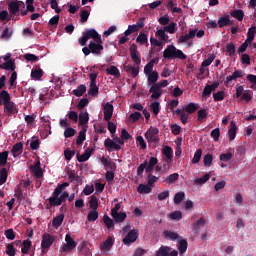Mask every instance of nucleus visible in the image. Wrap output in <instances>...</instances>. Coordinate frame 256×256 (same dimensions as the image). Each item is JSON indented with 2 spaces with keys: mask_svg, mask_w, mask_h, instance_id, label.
Masks as SVG:
<instances>
[{
  "mask_svg": "<svg viewBox=\"0 0 256 256\" xmlns=\"http://www.w3.org/2000/svg\"><path fill=\"white\" fill-rule=\"evenodd\" d=\"M164 59H181L185 61L187 59V55L183 53V51L177 49L174 45H168L163 52Z\"/></svg>",
  "mask_w": 256,
  "mask_h": 256,
  "instance_id": "obj_1",
  "label": "nucleus"
},
{
  "mask_svg": "<svg viewBox=\"0 0 256 256\" xmlns=\"http://www.w3.org/2000/svg\"><path fill=\"white\" fill-rule=\"evenodd\" d=\"M21 9H25V2L21 0L11 1L8 4V12L10 17H15L19 15V13L21 12Z\"/></svg>",
  "mask_w": 256,
  "mask_h": 256,
  "instance_id": "obj_2",
  "label": "nucleus"
},
{
  "mask_svg": "<svg viewBox=\"0 0 256 256\" xmlns=\"http://www.w3.org/2000/svg\"><path fill=\"white\" fill-rule=\"evenodd\" d=\"M144 137H145L147 143H149V145H151V143H158L159 142V129L150 127L145 132Z\"/></svg>",
  "mask_w": 256,
  "mask_h": 256,
  "instance_id": "obj_3",
  "label": "nucleus"
},
{
  "mask_svg": "<svg viewBox=\"0 0 256 256\" xmlns=\"http://www.w3.org/2000/svg\"><path fill=\"white\" fill-rule=\"evenodd\" d=\"M55 243V237L49 233L42 235L41 248L43 249L42 253H45V250L49 249L51 245Z\"/></svg>",
  "mask_w": 256,
  "mask_h": 256,
  "instance_id": "obj_4",
  "label": "nucleus"
},
{
  "mask_svg": "<svg viewBox=\"0 0 256 256\" xmlns=\"http://www.w3.org/2000/svg\"><path fill=\"white\" fill-rule=\"evenodd\" d=\"M89 46L93 55H101V51L104 49L103 39L100 38V41H90Z\"/></svg>",
  "mask_w": 256,
  "mask_h": 256,
  "instance_id": "obj_5",
  "label": "nucleus"
},
{
  "mask_svg": "<svg viewBox=\"0 0 256 256\" xmlns=\"http://www.w3.org/2000/svg\"><path fill=\"white\" fill-rule=\"evenodd\" d=\"M130 51V57L132 61L135 63V65H141V54L137 50V45L132 44L129 48Z\"/></svg>",
  "mask_w": 256,
  "mask_h": 256,
  "instance_id": "obj_6",
  "label": "nucleus"
},
{
  "mask_svg": "<svg viewBox=\"0 0 256 256\" xmlns=\"http://www.w3.org/2000/svg\"><path fill=\"white\" fill-rule=\"evenodd\" d=\"M139 238V232L137 230H131L128 232L125 238H123L124 245H131V243H135L137 239Z\"/></svg>",
  "mask_w": 256,
  "mask_h": 256,
  "instance_id": "obj_7",
  "label": "nucleus"
},
{
  "mask_svg": "<svg viewBox=\"0 0 256 256\" xmlns=\"http://www.w3.org/2000/svg\"><path fill=\"white\" fill-rule=\"evenodd\" d=\"M104 147L109 151V153L113 151H121V146L116 144L115 141L111 140V138H107L104 141Z\"/></svg>",
  "mask_w": 256,
  "mask_h": 256,
  "instance_id": "obj_8",
  "label": "nucleus"
},
{
  "mask_svg": "<svg viewBox=\"0 0 256 256\" xmlns=\"http://www.w3.org/2000/svg\"><path fill=\"white\" fill-rule=\"evenodd\" d=\"M83 34L89 39H93V41H101V35L95 29H87Z\"/></svg>",
  "mask_w": 256,
  "mask_h": 256,
  "instance_id": "obj_9",
  "label": "nucleus"
},
{
  "mask_svg": "<svg viewBox=\"0 0 256 256\" xmlns=\"http://www.w3.org/2000/svg\"><path fill=\"white\" fill-rule=\"evenodd\" d=\"M182 236L179 235L177 232L165 230L163 232V238L167 239V241H178L181 239Z\"/></svg>",
  "mask_w": 256,
  "mask_h": 256,
  "instance_id": "obj_10",
  "label": "nucleus"
},
{
  "mask_svg": "<svg viewBox=\"0 0 256 256\" xmlns=\"http://www.w3.org/2000/svg\"><path fill=\"white\" fill-rule=\"evenodd\" d=\"M104 120L111 121V117H113V104L107 102L104 107Z\"/></svg>",
  "mask_w": 256,
  "mask_h": 256,
  "instance_id": "obj_11",
  "label": "nucleus"
},
{
  "mask_svg": "<svg viewBox=\"0 0 256 256\" xmlns=\"http://www.w3.org/2000/svg\"><path fill=\"white\" fill-rule=\"evenodd\" d=\"M4 109L9 115H17V113H19V109H17V105L13 101L6 102V104H4Z\"/></svg>",
  "mask_w": 256,
  "mask_h": 256,
  "instance_id": "obj_12",
  "label": "nucleus"
},
{
  "mask_svg": "<svg viewBox=\"0 0 256 256\" xmlns=\"http://www.w3.org/2000/svg\"><path fill=\"white\" fill-rule=\"evenodd\" d=\"M163 155H165L166 157L165 163L167 165H171L173 163V148L165 146V148L163 149Z\"/></svg>",
  "mask_w": 256,
  "mask_h": 256,
  "instance_id": "obj_13",
  "label": "nucleus"
},
{
  "mask_svg": "<svg viewBox=\"0 0 256 256\" xmlns=\"http://www.w3.org/2000/svg\"><path fill=\"white\" fill-rule=\"evenodd\" d=\"M151 94V99H159L163 95V89L159 88L157 84L151 86L149 90Z\"/></svg>",
  "mask_w": 256,
  "mask_h": 256,
  "instance_id": "obj_14",
  "label": "nucleus"
},
{
  "mask_svg": "<svg viewBox=\"0 0 256 256\" xmlns=\"http://www.w3.org/2000/svg\"><path fill=\"white\" fill-rule=\"evenodd\" d=\"M187 247L189 244L187 243V239H184L183 236L178 240V251L180 255H185L187 253Z\"/></svg>",
  "mask_w": 256,
  "mask_h": 256,
  "instance_id": "obj_15",
  "label": "nucleus"
},
{
  "mask_svg": "<svg viewBox=\"0 0 256 256\" xmlns=\"http://www.w3.org/2000/svg\"><path fill=\"white\" fill-rule=\"evenodd\" d=\"M241 77H243V70H236L231 76L226 77L224 84L229 85L231 81H235V79H241Z\"/></svg>",
  "mask_w": 256,
  "mask_h": 256,
  "instance_id": "obj_16",
  "label": "nucleus"
},
{
  "mask_svg": "<svg viewBox=\"0 0 256 256\" xmlns=\"http://www.w3.org/2000/svg\"><path fill=\"white\" fill-rule=\"evenodd\" d=\"M197 30H190L188 34L181 35L178 39V43H187L189 39H195Z\"/></svg>",
  "mask_w": 256,
  "mask_h": 256,
  "instance_id": "obj_17",
  "label": "nucleus"
},
{
  "mask_svg": "<svg viewBox=\"0 0 256 256\" xmlns=\"http://www.w3.org/2000/svg\"><path fill=\"white\" fill-rule=\"evenodd\" d=\"M59 195L56 192H53L52 197L48 199L50 207H59L61 205V199H59Z\"/></svg>",
  "mask_w": 256,
  "mask_h": 256,
  "instance_id": "obj_18",
  "label": "nucleus"
},
{
  "mask_svg": "<svg viewBox=\"0 0 256 256\" xmlns=\"http://www.w3.org/2000/svg\"><path fill=\"white\" fill-rule=\"evenodd\" d=\"M229 25H233L229 15L219 18L218 27H220V29H223V27H229Z\"/></svg>",
  "mask_w": 256,
  "mask_h": 256,
  "instance_id": "obj_19",
  "label": "nucleus"
},
{
  "mask_svg": "<svg viewBox=\"0 0 256 256\" xmlns=\"http://www.w3.org/2000/svg\"><path fill=\"white\" fill-rule=\"evenodd\" d=\"M32 173H34L37 179L43 177V170L41 169V162H36L34 166H31Z\"/></svg>",
  "mask_w": 256,
  "mask_h": 256,
  "instance_id": "obj_20",
  "label": "nucleus"
},
{
  "mask_svg": "<svg viewBox=\"0 0 256 256\" xmlns=\"http://www.w3.org/2000/svg\"><path fill=\"white\" fill-rule=\"evenodd\" d=\"M229 141H234L235 137H237V124L235 121H231L230 129L228 130Z\"/></svg>",
  "mask_w": 256,
  "mask_h": 256,
  "instance_id": "obj_21",
  "label": "nucleus"
},
{
  "mask_svg": "<svg viewBox=\"0 0 256 256\" xmlns=\"http://www.w3.org/2000/svg\"><path fill=\"white\" fill-rule=\"evenodd\" d=\"M43 75H44L43 69H41L39 66H36L31 71V77L35 79V81L41 80V77H43Z\"/></svg>",
  "mask_w": 256,
  "mask_h": 256,
  "instance_id": "obj_22",
  "label": "nucleus"
},
{
  "mask_svg": "<svg viewBox=\"0 0 256 256\" xmlns=\"http://www.w3.org/2000/svg\"><path fill=\"white\" fill-rule=\"evenodd\" d=\"M1 69H4L5 71H15V60H8L1 62Z\"/></svg>",
  "mask_w": 256,
  "mask_h": 256,
  "instance_id": "obj_23",
  "label": "nucleus"
},
{
  "mask_svg": "<svg viewBox=\"0 0 256 256\" xmlns=\"http://www.w3.org/2000/svg\"><path fill=\"white\" fill-rule=\"evenodd\" d=\"M157 163H159V160L156 157H150L149 162H147L146 173H153Z\"/></svg>",
  "mask_w": 256,
  "mask_h": 256,
  "instance_id": "obj_24",
  "label": "nucleus"
},
{
  "mask_svg": "<svg viewBox=\"0 0 256 256\" xmlns=\"http://www.w3.org/2000/svg\"><path fill=\"white\" fill-rule=\"evenodd\" d=\"M153 191V188H151V186L148 185H145V184H139L137 186V192L140 194V195H145V194H149Z\"/></svg>",
  "mask_w": 256,
  "mask_h": 256,
  "instance_id": "obj_25",
  "label": "nucleus"
},
{
  "mask_svg": "<svg viewBox=\"0 0 256 256\" xmlns=\"http://www.w3.org/2000/svg\"><path fill=\"white\" fill-rule=\"evenodd\" d=\"M113 247V238L109 236L104 242L100 244L101 251H109Z\"/></svg>",
  "mask_w": 256,
  "mask_h": 256,
  "instance_id": "obj_26",
  "label": "nucleus"
},
{
  "mask_svg": "<svg viewBox=\"0 0 256 256\" xmlns=\"http://www.w3.org/2000/svg\"><path fill=\"white\" fill-rule=\"evenodd\" d=\"M91 153H93V150H85L82 155L77 154V161L79 163H85V161H89V157H91Z\"/></svg>",
  "mask_w": 256,
  "mask_h": 256,
  "instance_id": "obj_27",
  "label": "nucleus"
},
{
  "mask_svg": "<svg viewBox=\"0 0 256 256\" xmlns=\"http://www.w3.org/2000/svg\"><path fill=\"white\" fill-rule=\"evenodd\" d=\"M175 113L180 117L181 123L183 125H187V121H189V114L185 113V110L177 109L175 110Z\"/></svg>",
  "mask_w": 256,
  "mask_h": 256,
  "instance_id": "obj_28",
  "label": "nucleus"
},
{
  "mask_svg": "<svg viewBox=\"0 0 256 256\" xmlns=\"http://www.w3.org/2000/svg\"><path fill=\"white\" fill-rule=\"evenodd\" d=\"M65 219V214H60L53 218L52 220V227L57 229L58 227H61L63 225V221Z\"/></svg>",
  "mask_w": 256,
  "mask_h": 256,
  "instance_id": "obj_29",
  "label": "nucleus"
},
{
  "mask_svg": "<svg viewBox=\"0 0 256 256\" xmlns=\"http://www.w3.org/2000/svg\"><path fill=\"white\" fill-rule=\"evenodd\" d=\"M201 227H205V218L201 217L192 226V231L194 233H199Z\"/></svg>",
  "mask_w": 256,
  "mask_h": 256,
  "instance_id": "obj_30",
  "label": "nucleus"
},
{
  "mask_svg": "<svg viewBox=\"0 0 256 256\" xmlns=\"http://www.w3.org/2000/svg\"><path fill=\"white\" fill-rule=\"evenodd\" d=\"M111 216L116 223H123V221L127 219V213L125 212H116L114 214H111Z\"/></svg>",
  "mask_w": 256,
  "mask_h": 256,
  "instance_id": "obj_31",
  "label": "nucleus"
},
{
  "mask_svg": "<svg viewBox=\"0 0 256 256\" xmlns=\"http://www.w3.org/2000/svg\"><path fill=\"white\" fill-rule=\"evenodd\" d=\"M157 81H159V73L157 71L148 74V85H157Z\"/></svg>",
  "mask_w": 256,
  "mask_h": 256,
  "instance_id": "obj_32",
  "label": "nucleus"
},
{
  "mask_svg": "<svg viewBox=\"0 0 256 256\" xmlns=\"http://www.w3.org/2000/svg\"><path fill=\"white\" fill-rule=\"evenodd\" d=\"M86 133H87V127H82L76 139V145H83V141H85L87 137Z\"/></svg>",
  "mask_w": 256,
  "mask_h": 256,
  "instance_id": "obj_33",
  "label": "nucleus"
},
{
  "mask_svg": "<svg viewBox=\"0 0 256 256\" xmlns=\"http://www.w3.org/2000/svg\"><path fill=\"white\" fill-rule=\"evenodd\" d=\"M86 91H87V86H85L84 84H81L77 87V89H74L72 93L73 95H75V97H83Z\"/></svg>",
  "mask_w": 256,
  "mask_h": 256,
  "instance_id": "obj_34",
  "label": "nucleus"
},
{
  "mask_svg": "<svg viewBox=\"0 0 256 256\" xmlns=\"http://www.w3.org/2000/svg\"><path fill=\"white\" fill-rule=\"evenodd\" d=\"M101 163L104 165V167H106V169H110V171H115V169H117L115 162H112L105 157H102Z\"/></svg>",
  "mask_w": 256,
  "mask_h": 256,
  "instance_id": "obj_35",
  "label": "nucleus"
},
{
  "mask_svg": "<svg viewBox=\"0 0 256 256\" xmlns=\"http://www.w3.org/2000/svg\"><path fill=\"white\" fill-rule=\"evenodd\" d=\"M12 153H13V157H19V155H21V153H23V143H21V142L16 143L12 147Z\"/></svg>",
  "mask_w": 256,
  "mask_h": 256,
  "instance_id": "obj_36",
  "label": "nucleus"
},
{
  "mask_svg": "<svg viewBox=\"0 0 256 256\" xmlns=\"http://www.w3.org/2000/svg\"><path fill=\"white\" fill-rule=\"evenodd\" d=\"M89 123V113L88 112H81L79 114V125L85 127L86 124Z\"/></svg>",
  "mask_w": 256,
  "mask_h": 256,
  "instance_id": "obj_37",
  "label": "nucleus"
},
{
  "mask_svg": "<svg viewBox=\"0 0 256 256\" xmlns=\"http://www.w3.org/2000/svg\"><path fill=\"white\" fill-rule=\"evenodd\" d=\"M175 181H179V173L170 174L164 179V183H167L168 185H173Z\"/></svg>",
  "mask_w": 256,
  "mask_h": 256,
  "instance_id": "obj_38",
  "label": "nucleus"
},
{
  "mask_svg": "<svg viewBox=\"0 0 256 256\" xmlns=\"http://www.w3.org/2000/svg\"><path fill=\"white\" fill-rule=\"evenodd\" d=\"M106 73L107 75H112V77H121V72H119V69L116 66H110L109 68H107Z\"/></svg>",
  "mask_w": 256,
  "mask_h": 256,
  "instance_id": "obj_39",
  "label": "nucleus"
},
{
  "mask_svg": "<svg viewBox=\"0 0 256 256\" xmlns=\"http://www.w3.org/2000/svg\"><path fill=\"white\" fill-rule=\"evenodd\" d=\"M171 247L169 246H161L158 251H156L155 256H169V253L171 251Z\"/></svg>",
  "mask_w": 256,
  "mask_h": 256,
  "instance_id": "obj_40",
  "label": "nucleus"
},
{
  "mask_svg": "<svg viewBox=\"0 0 256 256\" xmlns=\"http://www.w3.org/2000/svg\"><path fill=\"white\" fill-rule=\"evenodd\" d=\"M0 99L2 101V105H5L11 101V94H9L7 90H2L0 92Z\"/></svg>",
  "mask_w": 256,
  "mask_h": 256,
  "instance_id": "obj_41",
  "label": "nucleus"
},
{
  "mask_svg": "<svg viewBox=\"0 0 256 256\" xmlns=\"http://www.w3.org/2000/svg\"><path fill=\"white\" fill-rule=\"evenodd\" d=\"M199 109V105L195 104L193 102H190L188 105H186L182 110H184L186 113H195Z\"/></svg>",
  "mask_w": 256,
  "mask_h": 256,
  "instance_id": "obj_42",
  "label": "nucleus"
},
{
  "mask_svg": "<svg viewBox=\"0 0 256 256\" xmlns=\"http://www.w3.org/2000/svg\"><path fill=\"white\" fill-rule=\"evenodd\" d=\"M209 179H211V174L207 173L200 178H196L194 180V185H205V183L209 181Z\"/></svg>",
  "mask_w": 256,
  "mask_h": 256,
  "instance_id": "obj_43",
  "label": "nucleus"
},
{
  "mask_svg": "<svg viewBox=\"0 0 256 256\" xmlns=\"http://www.w3.org/2000/svg\"><path fill=\"white\" fill-rule=\"evenodd\" d=\"M89 207L90 209L97 211L99 208V200L97 199V196L92 195L89 200Z\"/></svg>",
  "mask_w": 256,
  "mask_h": 256,
  "instance_id": "obj_44",
  "label": "nucleus"
},
{
  "mask_svg": "<svg viewBox=\"0 0 256 256\" xmlns=\"http://www.w3.org/2000/svg\"><path fill=\"white\" fill-rule=\"evenodd\" d=\"M31 240L27 239V240H24L23 243H22V249H21V253L23 255H27L29 253V249H31Z\"/></svg>",
  "mask_w": 256,
  "mask_h": 256,
  "instance_id": "obj_45",
  "label": "nucleus"
},
{
  "mask_svg": "<svg viewBox=\"0 0 256 256\" xmlns=\"http://www.w3.org/2000/svg\"><path fill=\"white\" fill-rule=\"evenodd\" d=\"M136 43H140V45L148 44L149 40L147 38V34L140 32L136 38Z\"/></svg>",
  "mask_w": 256,
  "mask_h": 256,
  "instance_id": "obj_46",
  "label": "nucleus"
},
{
  "mask_svg": "<svg viewBox=\"0 0 256 256\" xmlns=\"http://www.w3.org/2000/svg\"><path fill=\"white\" fill-rule=\"evenodd\" d=\"M9 158V151L0 152V167L7 165V159Z\"/></svg>",
  "mask_w": 256,
  "mask_h": 256,
  "instance_id": "obj_47",
  "label": "nucleus"
},
{
  "mask_svg": "<svg viewBox=\"0 0 256 256\" xmlns=\"http://www.w3.org/2000/svg\"><path fill=\"white\" fill-rule=\"evenodd\" d=\"M244 15L243 10L241 9H236L231 12V17H234V19H238L239 21H243Z\"/></svg>",
  "mask_w": 256,
  "mask_h": 256,
  "instance_id": "obj_48",
  "label": "nucleus"
},
{
  "mask_svg": "<svg viewBox=\"0 0 256 256\" xmlns=\"http://www.w3.org/2000/svg\"><path fill=\"white\" fill-rule=\"evenodd\" d=\"M99 219V212L97 210H92L87 215V220L93 223V221H97Z\"/></svg>",
  "mask_w": 256,
  "mask_h": 256,
  "instance_id": "obj_49",
  "label": "nucleus"
},
{
  "mask_svg": "<svg viewBox=\"0 0 256 256\" xmlns=\"http://www.w3.org/2000/svg\"><path fill=\"white\" fill-rule=\"evenodd\" d=\"M103 221L107 229H113V227H115V223L113 222V219H111V217H109L108 215H104Z\"/></svg>",
  "mask_w": 256,
  "mask_h": 256,
  "instance_id": "obj_50",
  "label": "nucleus"
},
{
  "mask_svg": "<svg viewBox=\"0 0 256 256\" xmlns=\"http://www.w3.org/2000/svg\"><path fill=\"white\" fill-rule=\"evenodd\" d=\"M7 177H8L7 168H2L0 170V185H4V183H7Z\"/></svg>",
  "mask_w": 256,
  "mask_h": 256,
  "instance_id": "obj_51",
  "label": "nucleus"
},
{
  "mask_svg": "<svg viewBox=\"0 0 256 256\" xmlns=\"http://www.w3.org/2000/svg\"><path fill=\"white\" fill-rule=\"evenodd\" d=\"M169 217L172 221H181V219H183V214L181 211H174L169 214Z\"/></svg>",
  "mask_w": 256,
  "mask_h": 256,
  "instance_id": "obj_52",
  "label": "nucleus"
},
{
  "mask_svg": "<svg viewBox=\"0 0 256 256\" xmlns=\"http://www.w3.org/2000/svg\"><path fill=\"white\" fill-rule=\"evenodd\" d=\"M203 155V150L202 149H198L196 150L194 157L192 159V163L193 165H197V163H199V161H201V156Z\"/></svg>",
  "mask_w": 256,
  "mask_h": 256,
  "instance_id": "obj_53",
  "label": "nucleus"
},
{
  "mask_svg": "<svg viewBox=\"0 0 256 256\" xmlns=\"http://www.w3.org/2000/svg\"><path fill=\"white\" fill-rule=\"evenodd\" d=\"M204 167H211L213 165V155L206 154L203 159Z\"/></svg>",
  "mask_w": 256,
  "mask_h": 256,
  "instance_id": "obj_54",
  "label": "nucleus"
},
{
  "mask_svg": "<svg viewBox=\"0 0 256 256\" xmlns=\"http://www.w3.org/2000/svg\"><path fill=\"white\" fill-rule=\"evenodd\" d=\"M156 37H158L160 39V41H167V39H169V36L165 34V29H159L156 32Z\"/></svg>",
  "mask_w": 256,
  "mask_h": 256,
  "instance_id": "obj_55",
  "label": "nucleus"
},
{
  "mask_svg": "<svg viewBox=\"0 0 256 256\" xmlns=\"http://www.w3.org/2000/svg\"><path fill=\"white\" fill-rule=\"evenodd\" d=\"M226 53H229L230 57H233L235 55V43L230 42L226 44Z\"/></svg>",
  "mask_w": 256,
  "mask_h": 256,
  "instance_id": "obj_56",
  "label": "nucleus"
},
{
  "mask_svg": "<svg viewBox=\"0 0 256 256\" xmlns=\"http://www.w3.org/2000/svg\"><path fill=\"white\" fill-rule=\"evenodd\" d=\"M136 142L138 143L142 151H145L147 149V143L145 142V139L143 138V136H137Z\"/></svg>",
  "mask_w": 256,
  "mask_h": 256,
  "instance_id": "obj_57",
  "label": "nucleus"
},
{
  "mask_svg": "<svg viewBox=\"0 0 256 256\" xmlns=\"http://www.w3.org/2000/svg\"><path fill=\"white\" fill-rule=\"evenodd\" d=\"M207 115H209L207 113V109H200L198 111V121H199V123H203V121H205Z\"/></svg>",
  "mask_w": 256,
  "mask_h": 256,
  "instance_id": "obj_58",
  "label": "nucleus"
},
{
  "mask_svg": "<svg viewBox=\"0 0 256 256\" xmlns=\"http://www.w3.org/2000/svg\"><path fill=\"white\" fill-rule=\"evenodd\" d=\"M183 199H185V192H178L174 195V203L175 205H179V203H181V201H183Z\"/></svg>",
  "mask_w": 256,
  "mask_h": 256,
  "instance_id": "obj_59",
  "label": "nucleus"
},
{
  "mask_svg": "<svg viewBox=\"0 0 256 256\" xmlns=\"http://www.w3.org/2000/svg\"><path fill=\"white\" fill-rule=\"evenodd\" d=\"M150 107L154 115H159V111H161V104L159 102H153Z\"/></svg>",
  "mask_w": 256,
  "mask_h": 256,
  "instance_id": "obj_60",
  "label": "nucleus"
},
{
  "mask_svg": "<svg viewBox=\"0 0 256 256\" xmlns=\"http://www.w3.org/2000/svg\"><path fill=\"white\" fill-rule=\"evenodd\" d=\"M176 28H177V23L171 22L169 25L164 27V31H166V33L173 34L175 33Z\"/></svg>",
  "mask_w": 256,
  "mask_h": 256,
  "instance_id": "obj_61",
  "label": "nucleus"
},
{
  "mask_svg": "<svg viewBox=\"0 0 256 256\" xmlns=\"http://www.w3.org/2000/svg\"><path fill=\"white\" fill-rule=\"evenodd\" d=\"M213 61H215V54H209L208 58L202 62L201 66L209 67Z\"/></svg>",
  "mask_w": 256,
  "mask_h": 256,
  "instance_id": "obj_62",
  "label": "nucleus"
},
{
  "mask_svg": "<svg viewBox=\"0 0 256 256\" xmlns=\"http://www.w3.org/2000/svg\"><path fill=\"white\" fill-rule=\"evenodd\" d=\"M214 101L217 103L219 101H223L225 99V92L224 91H218L213 94Z\"/></svg>",
  "mask_w": 256,
  "mask_h": 256,
  "instance_id": "obj_63",
  "label": "nucleus"
},
{
  "mask_svg": "<svg viewBox=\"0 0 256 256\" xmlns=\"http://www.w3.org/2000/svg\"><path fill=\"white\" fill-rule=\"evenodd\" d=\"M75 133H76V131H75L74 128L68 127V128H66L65 131H64V137H65L66 139H69V138H71V137H74Z\"/></svg>",
  "mask_w": 256,
  "mask_h": 256,
  "instance_id": "obj_64",
  "label": "nucleus"
}]
</instances>
